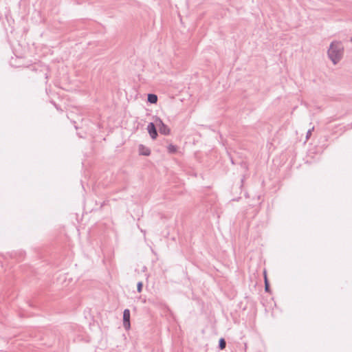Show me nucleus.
Masks as SVG:
<instances>
[{
  "label": "nucleus",
  "instance_id": "f257e3e1",
  "mask_svg": "<svg viewBox=\"0 0 352 352\" xmlns=\"http://www.w3.org/2000/svg\"><path fill=\"white\" fill-rule=\"evenodd\" d=\"M343 46L340 42L333 41L328 50L327 54L329 59L334 65L337 64L343 55Z\"/></svg>",
  "mask_w": 352,
  "mask_h": 352
},
{
  "label": "nucleus",
  "instance_id": "f03ea898",
  "mask_svg": "<svg viewBox=\"0 0 352 352\" xmlns=\"http://www.w3.org/2000/svg\"><path fill=\"white\" fill-rule=\"evenodd\" d=\"M155 122L158 126L159 131L161 134L164 135L170 134V128L166 124L164 123L162 119H160V118H157L155 120Z\"/></svg>",
  "mask_w": 352,
  "mask_h": 352
},
{
  "label": "nucleus",
  "instance_id": "7ed1b4c3",
  "mask_svg": "<svg viewBox=\"0 0 352 352\" xmlns=\"http://www.w3.org/2000/svg\"><path fill=\"white\" fill-rule=\"evenodd\" d=\"M131 312L129 309H125L123 311V326L126 330H129L131 328Z\"/></svg>",
  "mask_w": 352,
  "mask_h": 352
},
{
  "label": "nucleus",
  "instance_id": "20e7f679",
  "mask_svg": "<svg viewBox=\"0 0 352 352\" xmlns=\"http://www.w3.org/2000/svg\"><path fill=\"white\" fill-rule=\"evenodd\" d=\"M146 129L151 139L155 140L157 138L158 133L157 127L153 122H149L147 125Z\"/></svg>",
  "mask_w": 352,
  "mask_h": 352
},
{
  "label": "nucleus",
  "instance_id": "39448f33",
  "mask_svg": "<svg viewBox=\"0 0 352 352\" xmlns=\"http://www.w3.org/2000/svg\"><path fill=\"white\" fill-rule=\"evenodd\" d=\"M138 153L140 155L149 156L151 152L148 147L140 144L138 145Z\"/></svg>",
  "mask_w": 352,
  "mask_h": 352
},
{
  "label": "nucleus",
  "instance_id": "423d86ee",
  "mask_svg": "<svg viewBox=\"0 0 352 352\" xmlns=\"http://www.w3.org/2000/svg\"><path fill=\"white\" fill-rule=\"evenodd\" d=\"M147 101L151 104H155L157 102V96L155 94H148L147 95Z\"/></svg>",
  "mask_w": 352,
  "mask_h": 352
},
{
  "label": "nucleus",
  "instance_id": "0eeeda50",
  "mask_svg": "<svg viewBox=\"0 0 352 352\" xmlns=\"http://www.w3.org/2000/svg\"><path fill=\"white\" fill-rule=\"evenodd\" d=\"M167 150L170 154H175L177 151V146L170 144L167 146Z\"/></svg>",
  "mask_w": 352,
  "mask_h": 352
},
{
  "label": "nucleus",
  "instance_id": "6e6552de",
  "mask_svg": "<svg viewBox=\"0 0 352 352\" xmlns=\"http://www.w3.org/2000/svg\"><path fill=\"white\" fill-rule=\"evenodd\" d=\"M226 346V341L223 338H221L219 340L218 348L220 350H223Z\"/></svg>",
  "mask_w": 352,
  "mask_h": 352
},
{
  "label": "nucleus",
  "instance_id": "1a4fd4ad",
  "mask_svg": "<svg viewBox=\"0 0 352 352\" xmlns=\"http://www.w3.org/2000/svg\"><path fill=\"white\" fill-rule=\"evenodd\" d=\"M265 292L270 293V285L268 279L265 280Z\"/></svg>",
  "mask_w": 352,
  "mask_h": 352
},
{
  "label": "nucleus",
  "instance_id": "9d476101",
  "mask_svg": "<svg viewBox=\"0 0 352 352\" xmlns=\"http://www.w3.org/2000/svg\"><path fill=\"white\" fill-rule=\"evenodd\" d=\"M165 309L166 313L169 315V316L174 319L175 317L173 311L168 307H166Z\"/></svg>",
  "mask_w": 352,
  "mask_h": 352
},
{
  "label": "nucleus",
  "instance_id": "9b49d317",
  "mask_svg": "<svg viewBox=\"0 0 352 352\" xmlns=\"http://www.w3.org/2000/svg\"><path fill=\"white\" fill-rule=\"evenodd\" d=\"M143 287V283L142 282H138L137 284V291L138 292H141Z\"/></svg>",
  "mask_w": 352,
  "mask_h": 352
},
{
  "label": "nucleus",
  "instance_id": "f8f14e48",
  "mask_svg": "<svg viewBox=\"0 0 352 352\" xmlns=\"http://www.w3.org/2000/svg\"><path fill=\"white\" fill-rule=\"evenodd\" d=\"M314 129V128H312V129H309L307 133V135H306V138L307 140L309 138V137L311 136V131L312 130Z\"/></svg>",
  "mask_w": 352,
  "mask_h": 352
},
{
  "label": "nucleus",
  "instance_id": "ddd939ff",
  "mask_svg": "<svg viewBox=\"0 0 352 352\" xmlns=\"http://www.w3.org/2000/svg\"><path fill=\"white\" fill-rule=\"evenodd\" d=\"M243 181H244V177H243L241 179V185L239 187V188H241L242 186H243Z\"/></svg>",
  "mask_w": 352,
  "mask_h": 352
},
{
  "label": "nucleus",
  "instance_id": "4468645a",
  "mask_svg": "<svg viewBox=\"0 0 352 352\" xmlns=\"http://www.w3.org/2000/svg\"><path fill=\"white\" fill-rule=\"evenodd\" d=\"M263 276H264V280H266V279H268L267 278V273H266V271L265 270L264 272H263Z\"/></svg>",
  "mask_w": 352,
  "mask_h": 352
},
{
  "label": "nucleus",
  "instance_id": "2eb2a0df",
  "mask_svg": "<svg viewBox=\"0 0 352 352\" xmlns=\"http://www.w3.org/2000/svg\"><path fill=\"white\" fill-rule=\"evenodd\" d=\"M240 199H241V197H236V198H233L232 200V201H238Z\"/></svg>",
  "mask_w": 352,
  "mask_h": 352
},
{
  "label": "nucleus",
  "instance_id": "dca6fc26",
  "mask_svg": "<svg viewBox=\"0 0 352 352\" xmlns=\"http://www.w3.org/2000/svg\"><path fill=\"white\" fill-rule=\"evenodd\" d=\"M350 41L352 43V36L350 38Z\"/></svg>",
  "mask_w": 352,
  "mask_h": 352
}]
</instances>
